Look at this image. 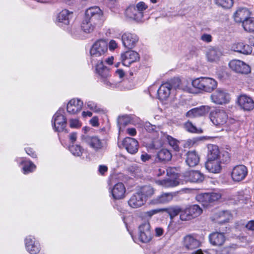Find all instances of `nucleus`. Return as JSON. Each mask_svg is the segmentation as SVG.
I'll return each instance as SVG.
<instances>
[{
    "label": "nucleus",
    "instance_id": "nucleus-10",
    "mask_svg": "<svg viewBox=\"0 0 254 254\" xmlns=\"http://www.w3.org/2000/svg\"><path fill=\"white\" fill-rule=\"evenodd\" d=\"M24 244L26 250L30 254H38L41 251L39 242L33 236H26L24 239Z\"/></svg>",
    "mask_w": 254,
    "mask_h": 254
},
{
    "label": "nucleus",
    "instance_id": "nucleus-50",
    "mask_svg": "<svg viewBox=\"0 0 254 254\" xmlns=\"http://www.w3.org/2000/svg\"><path fill=\"white\" fill-rule=\"evenodd\" d=\"M69 122V126L71 128H79L81 126V123L76 119H70Z\"/></svg>",
    "mask_w": 254,
    "mask_h": 254
},
{
    "label": "nucleus",
    "instance_id": "nucleus-44",
    "mask_svg": "<svg viewBox=\"0 0 254 254\" xmlns=\"http://www.w3.org/2000/svg\"><path fill=\"white\" fill-rule=\"evenodd\" d=\"M165 137L168 142L169 145L176 151L179 150V142L176 139L173 138L171 136L166 135Z\"/></svg>",
    "mask_w": 254,
    "mask_h": 254
},
{
    "label": "nucleus",
    "instance_id": "nucleus-22",
    "mask_svg": "<svg viewBox=\"0 0 254 254\" xmlns=\"http://www.w3.org/2000/svg\"><path fill=\"white\" fill-rule=\"evenodd\" d=\"M111 191L114 199H120L125 197L126 189L122 183H118L113 186Z\"/></svg>",
    "mask_w": 254,
    "mask_h": 254
},
{
    "label": "nucleus",
    "instance_id": "nucleus-1",
    "mask_svg": "<svg viewBox=\"0 0 254 254\" xmlns=\"http://www.w3.org/2000/svg\"><path fill=\"white\" fill-rule=\"evenodd\" d=\"M108 43L103 39L96 41L91 48L90 59L93 66H95L97 73L101 77V81L107 87L114 88L116 85L111 82L109 69L104 65L103 57L108 50Z\"/></svg>",
    "mask_w": 254,
    "mask_h": 254
},
{
    "label": "nucleus",
    "instance_id": "nucleus-24",
    "mask_svg": "<svg viewBox=\"0 0 254 254\" xmlns=\"http://www.w3.org/2000/svg\"><path fill=\"white\" fill-rule=\"evenodd\" d=\"M16 161L20 165H22V171L24 174L33 172L36 169V165L31 161L24 158H19Z\"/></svg>",
    "mask_w": 254,
    "mask_h": 254
},
{
    "label": "nucleus",
    "instance_id": "nucleus-12",
    "mask_svg": "<svg viewBox=\"0 0 254 254\" xmlns=\"http://www.w3.org/2000/svg\"><path fill=\"white\" fill-rule=\"evenodd\" d=\"M221 197V194L216 192L204 193L198 194L196 196V200L201 202L204 207H208L209 205Z\"/></svg>",
    "mask_w": 254,
    "mask_h": 254
},
{
    "label": "nucleus",
    "instance_id": "nucleus-56",
    "mask_svg": "<svg viewBox=\"0 0 254 254\" xmlns=\"http://www.w3.org/2000/svg\"><path fill=\"white\" fill-rule=\"evenodd\" d=\"M117 47V43L114 40H112L110 41L109 43V48L110 50H114Z\"/></svg>",
    "mask_w": 254,
    "mask_h": 254
},
{
    "label": "nucleus",
    "instance_id": "nucleus-43",
    "mask_svg": "<svg viewBox=\"0 0 254 254\" xmlns=\"http://www.w3.org/2000/svg\"><path fill=\"white\" fill-rule=\"evenodd\" d=\"M70 152L75 156L80 157L82 155L83 149L78 145H72L69 146Z\"/></svg>",
    "mask_w": 254,
    "mask_h": 254
},
{
    "label": "nucleus",
    "instance_id": "nucleus-45",
    "mask_svg": "<svg viewBox=\"0 0 254 254\" xmlns=\"http://www.w3.org/2000/svg\"><path fill=\"white\" fill-rule=\"evenodd\" d=\"M215 3L224 8H230L233 5V0H215Z\"/></svg>",
    "mask_w": 254,
    "mask_h": 254
},
{
    "label": "nucleus",
    "instance_id": "nucleus-64",
    "mask_svg": "<svg viewBox=\"0 0 254 254\" xmlns=\"http://www.w3.org/2000/svg\"><path fill=\"white\" fill-rule=\"evenodd\" d=\"M131 171L133 170L135 172H139L140 171V169L139 167L137 166L136 165H132L131 167Z\"/></svg>",
    "mask_w": 254,
    "mask_h": 254
},
{
    "label": "nucleus",
    "instance_id": "nucleus-53",
    "mask_svg": "<svg viewBox=\"0 0 254 254\" xmlns=\"http://www.w3.org/2000/svg\"><path fill=\"white\" fill-rule=\"evenodd\" d=\"M201 40L204 42L209 43L212 41V36L210 34H204L201 36Z\"/></svg>",
    "mask_w": 254,
    "mask_h": 254
},
{
    "label": "nucleus",
    "instance_id": "nucleus-30",
    "mask_svg": "<svg viewBox=\"0 0 254 254\" xmlns=\"http://www.w3.org/2000/svg\"><path fill=\"white\" fill-rule=\"evenodd\" d=\"M222 54L221 51L217 48L211 47L206 52L207 60L210 62H215L220 60Z\"/></svg>",
    "mask_w": 254,
    "mask_h": 254
},
{
    "label": "nucleus",
    "instance_id": "nucleus-40",
    "mask_svg": "<svg viewBox=\"0 0 254 254\" xmlns=\"http://www.w3.org/2000/svg\"><path fill=\"white\" fill-rule=\"evenodd\" d=\"M158 158L161 161H169L172 158V154L167 149H161L157 154Z\"/></svg>",
    "mask_w": 254,
    "mask_h": 254
},
{
    "label": "nucleus",
    "instance_id": "nucleus-51",
    "mask_svg": "<svg viewBox=\"0 0 254 254\" xmlns=\"http://www.w3.org/2000/svg\"><path fill=\"white\" fill-rule=\"evenodd\" d=\"M144 127L145 129L148 132H151L155 128V127L154 126L151 125L148 122H146L144 124Z\"/></svg>",
    "mask_w": 254,
    "mask_h": 254
},
{
    "label": "nucleus",
    "instance_id": "nucleus-17",
    "mask_svg": "<svg viewBox=\"0 0 254 254\" xmlns=\"http://www.w3.org/2000/svg\"><path fill=\"white\" fill-rule=\"evenodd\" d=\"M139 56L138 54L134 51H128L121 55V60L125 66H128L132 63L139 60Z\"/></svg>",
    "mask_w": 254,
    "mask_h": 254
},
{
    "label": "nucleus",
    "instance_id": "nucleus-52",
    "mask_svg": "<svg viewBox=\"0 0 254 254\" xmlns=\"http://www.w3.org/2000/svg\"><path fill=\"white\" fill-rule=\"evenodd\" d=\"M108 171V167L104 165H100L98 167L99 173L101 175H104Z\"/></svg>",
    "mask_w": 254,
    "mask_h": 254
},
{
    "label": "nucleus",
    "instance_id": "nucleus-8",
    "mask_svg": "<svg viewBox=\"0 0 254 254\" xmlns=\"http://www.w3.org/2000/svg\"><path fill=\"white\" fill-rule=\"evenodd\" d=\"M64 110H59L54 115L52 126L55 131L60 132L63 131L66 127V118L63 115Z\"/></svg>",
    "mask_w": 254,
    "mask_h": 254
},
{
    "label": "nucleus",
    "instance_id": "nucleus-21",
    "mask_svg": "<svg viewBox=\"0 0 254 254\" xmlns=\"http://www.w3.org/2000/svg\"><path fill=\"white\" fill-rule=\"evenodd\" d=\"M173 89L174 88L173 81L171 83L162 84L158 90L159 99L161 100H166L169 97L171 90Z\"/></svg>",
    "mask_w": 254,
    "mask_h": 254
},
{
    "label": "nucleus",
    "instance_id": "nucleus-35",
    "mask_svg": "<svg viewBox=\"0 0 254 254\" xmlns=\"http://www.w3.org/2000/svg\"><path fill=\"white\" fill-rule=\"evenodd\" d=\"M207 160H219V150L217 145L209 144L208 145Z\"/></svg>",
    "mask_w": 254,
    "mask_h": 254
},
{
    "label": "nucleus",
    "instance_id": "nucleus-32",
    "mask_svg": "<svg viewBox=\"0 0 254 254\" xmlns=\"http://www.w3.org/2000/svg\"><path fill=\"white\" fill-rule=\"evenodd\" d=\"M174 83V88L175 90L180 89L190 93L191 88L189 82L186 80H181L179 79H176L173 81Z\"/></svg>",
    "mask_w": 254,
    "mask_h": 254
},
{
    "label": "nucleus",
    "instance_id": "nucleus-19",
    "mask_svg": "<svg viewBox=\"0 0 254 254\" xmlns=\"http://www.w3.org/2000/svg\"><path fill=\"white\" fill-rule=\"evenodd\" d=\"M210 110L208 106H201L193 108L187 112L186 116L188 118H193L205 116Z\"/></svg>",
    "mask_w": 254,
    "mask_h": 254
},
{
    "label": "nucleus",
    "instance_id": "nucleus-23",
    "mask_svg": "<svg viewBox=\"0 0 254 254\" xmlns=\"http://www.w3.org/2000/svg\"><path fill=\"white\" fill-rule=\"evenodd\" d=\"M123 144L128 153L133 154L137 152L138 142L134 138L126 137L124 139Z\"/></svg>",
    "mask_w": 254,
    "mask_h": 254
},
{
    "label": "nucleus",
    "instance_id": "nucleus-37",
    "mask_svg": "<svg viewBox=\"0 0 254 254\" xmlns=\"http://www.w3.org/2000/svg\"><path fill=\"white\" fill-rule=\"evenodd\" d=\"M97 24V23H93L91 20H87L84 18L81 24V28L84 32L90 33L94 30Z\"/></svg>",
    "mask_w": 254,
    "mask_h": 254
},
{
    "label": "nucleus",
    "instance_id": "nucleus-41",
    "mask_svg": "<svg viewBox=\"0 0 254 254\" xmlns=\"http://www.w3.org/2000/svg\"><path fill=\"white\" fill-rule=\"evenodd\" d=\"M130 121V118L129 116L127 115L120 116L118 119V126L119 131H121L122 127L128 125Z\"/></svg>",
    "mask_w": 254,
    "mask_h": 254
},
{
    "label": "nucleus",
    "instance_id": "nucleus-62",
    "mask_svg": "<svg viewBox=\"0 0 254 254\" xmlns=\"http://www.w3.org/2000/svg\"><path fill=\"white\" fill-rule=\"evenodd\" d=\"M77 138V134L76 132H72L69 134V139L71 142H74Z\"/></svg>",
    "mask_w": 254,
    "mask_h": 254
},
{
    "label": "nucleus",
    "instance_id": "nucleus-5",
    "mask_svg": "<svg viewBox=\"0 0 254 254\" xmlns=\"http://www.w3.org/2000/svg\"><path fill=\"white\" fill-rule=\"evenodd\" d=\"M138 239L142 243H148L152 238L151 226L148 221L143 222L138 226Z\"/></svg>",
    "mask_w": 254,
    "mask_h": 254
},
{
    "label": "nucleus",
    "instance_id": "nucleus-26",
    "mask_svg": "<svg viewBox=\"0 0 254 254\" xmlns=\"http://www.w3.org/2000/svg\"><path fill=\"white\" fill-rule=\"evenodd\" d=\"M251 12L246 8H239L234 14V19L236 22H242L250 17Z\"/></svg>",
    "mask_w": 254,
    "mask_h": 254
},
{
    "label": "nucleus",
    "instance_id": "nucleus-13",
    "mask_svg": "<svg viewBox=\"0 0 254 254\" xmlns=\"http://www.w3.org/2000/svg\"><path fill=\"white\" fill-rule=\"evenodd\" d=\"M209 118L214 125L219 126L227 123L228 116L223 110H215L210 112Z\"/></svg>",
    "mask_w": 254,
    "mask_h": 254
},
{
    "label": "nucleus",
    "instance_id": "nucleus-46",
    "mask_svg": "<svg viewBox=\"0 0 254 254\" xmlns=\"http://www.w3.org/2000/svg\"><path fill=\"white\" fill-rule=\"evenodd\" d=\"M216 217L220 219L219 220H218V222L222 223L227 222L229 219L230 215L228 211H223L216 214Z\"/></svg>",
    "mask_w": 254,
    "mask_h": 254
},
{
    "label": "nucleus",
    "instance_id": "nucleus-36",
    "mask_svg": "<svg viewBox=\"0 0 254 254\" xmlns=\"http://www.w3.org/2000/svg\"><path fill=\"white\" fill-rule=\"evenodd\" d=\"M72 13L67 9H64L59 13L57 20L60 23L68 25L69 23V18Z\"/></svg>",
    "mask_w": 254,
    "mask_h": 254
},
{
    "label": "nucleus",
    "instance_id": "nucleus-42",
    "mask_svg": "<svg viewBox=\"0 0 254 254\" xmlns=\"http://www.w3.org/2000/svg\"><path fill=\"white\" fill-rule=\"evenodd\" d=\"M87 108L95 113H100L103 111L101 106L92 101H88L85 103Z\"/></svg>",
    "mask_w": 254,
    "mask_h": 254
},
{
    "label": "nucleus",
    "instance_id": "nucleus-9",
    "mask_svg": "<svg viewBox=\"0 0 254 254\" xmlns=\"http://www.w3.org/2000/svg\"><path fill=\"white\" fill-rule=\"evenodd\" d=\"M229 66L233 71L238 73L248 74L251 71L249 65L239 60H231L229 63Z\"/></svg>",
    "mask_w": 254,
    "mask_h": 254
},
{
    "label": "nucleus",
    "instance_id": "nucleus-47",
    "mask_svg": "<svg viewBox=\"0 0 254 254\" xmlns=\"http://www.w3.org/2000/svg\"><path fill=\"white\" fill-rule=\"evenodd\" d=\"M183 211V209H182L179 207H174L172 208H170L169 209H167V211L165 212H167L171 218L173 219L174 217L178 215L179 214H181L182 212Z\"/></svg>",
    "mask_w": 254,
    "mask_h": 254
},
{
    "label": "nucleus",
    "instance_id": "nucleus-14",
    "mask_svg": "<svg viewBox=\"0 0 254 254\" xmlns=\"http://www.w3.org/2000/svg\"><path fill=\"white\" fill-rule=\"evenodd\" d=\"M237 103L240 108L244 111H251L254 108V101L250 97L243 94L237 98Z\"/></svg>",
    "mask_w": 254,
    "mask_h": 254
},
{
    "label": "nucleus",
    "instance_id": "nucleus-16",
    "mask_svg": "<svg viewBox=\"0 0 254 254\" xmlns=\"http://www.w3.org/2000/svg\"><path fill=\"white\" fill-rule=\"evenodd\" d=\"M247 173V167L244 165H240L234 167L231 176L234 181L239 182L245 178Z\"/></svg>",
    "mask_w": 254,
    "mask_h": 254
},
{
    "label": "nucleus",
    "instance_id": "nucleus-28",
    "mask_svg": "<svg viewBox=\"0 0 254 254\" xmlns=\"http://www.w3.org/2000/svg\"><path fill=\"white\" fill-rule=\"evenodd\" d=\"M183 245L187 249L192 250L199 247L200 242L193 236L188 235L184 238Z\"/></svg>",
    "mask_w": 254,
    "mask_h": 254
},
{
    "label": "nucleus",
    "instance_id": "nucleus-55",
    "mask_svg": "<svg viewBox=\"0 0 254 254\" xmlns=\"http://www.w3.org/2000/svg\"><path fill=\"white\" fill-rule=\"evenodd\" d=\"M25 151L26 153L31 156L33 158H36V154L35 152L33 150V149L29 147H27L25 148Z\"/></svg>",
    "mask_w": 254,
    "mask_h": 254
},
{
    "label": "nucleus",
    "instance_id": "nucleus-63",
    "mask_svg": "<svg viewBox=\"0 0 254 254\" xmlns=\"http://www.w3.org/2000/svg\"><path fill=\"white\" fill-rule=\"evenodd\" d=\"M82 115L83 117H91L92 116V113L90 111H83L82 113Z\"/></svg>",
    "mask_w": 254,
    "mask_h": 254
},
{
    "label": "nucleus",
    "instance_id": "nucleus-7",
    "mask_svg": "<svg viewBox=\"0 0 254 254\" xmlns=\"http://www.w3.org/2000/svg\"><path fill=\"white\" fill-rule=\"evenodd\" d=\"M202 212V209L198 205L194 204L183 209L180 215L182 221H188L200 215Z\"/></svg>",
    "mask_w": 254,
    "mask_h": 254
},
{
    "label": "nucleus",
    "instance_id": "nucleus-29",
    "mask_svg": "<svg viewBox=\"0 0 254 254\" xmlns=\"http://www.w3.org/2000/svg\"><path fill=\"white\" fill-rule=\"evenodd\" d=\"M210 243L214 246H220L224 244L226 238L223 233L213 232L209 237Z\"/></svg>",
    "mask_w": 254,
    "mask_h": 254
},
{
    "label": "nucleus",
    "instance_id": "nucleus-11",
    "mask_svg": "<svg viewBox=\"0 0 254 254\" xmlns=\"http://www.w3.org/2000/svg\"><path fill=\"white\" fill-rule=\"evenodd\" d=\"M103 13L98 6H93L86 9L84 18L91 20L93 23L98 24L102 20Z\"/></svg>",
    "mask_w": 254,
    "mask_h": 254
},
{
    "label": "nucleus",
    "instance_id": "nucleus-4",
    "mask_svg": "<svg viewBox=\"0 0 254 254\" xmlns=\"http://www.w3.org/2000/svg\"><path fill=\"white\" fill-rule=\"evenodd\" d=\"M82 140L96 152H102L106 148V142L98 136L83 135Z\"/></svg>",
    "mask_w": 254,
    "mask_h": 254
},
{
    "label": "nucleus",
    "instance_id": "nucleus-38",
    "mask_svg": "<svg viewBox=\"0 0 254 254\" xmlns=\"http://www.w3.org/2000/svg\"><path fill=\"white\" fill-rule=\"evenodd\" d=\"M137 191L145 197V200L146 202L147 198L154 194L155 190L151 186H145L141 187Z\"/></svg>",
    "mask_w": 254,
    "mask_h": 254
},
{
    "label": "nucleus",
    "instance_id": "nucleus-54",
    "mask_svg": "<svg viewBox=\"0 0 254 254\" xmlns=\"http://www.w3.org/2000/svg\"><path fill=\"white\" fill-rule=\"evenodd\" d=\"M155 235L156 237H160L164 234V230L161 227H156L155 229Z\"/></svg>",
    "mask_w": 254,
    "mask_h": 254
},
{
    "label": "nucleus",
    "instance_id": "nucleus-57",
    "mask_svg": "<svg viewBox=\"0 0 254 254\" xmlns=\"http://www.w3.org/2000/svg\"><path fill=\"white\" fill-rule=\"evenodd\" d=\"M91 125L93 127H97L99 125L98 118L97 117H93L90 121Z\"/></svg>",
    "mask_w": 254,
    "mask_h": 254
},
{
    "label": "nucleus",
    "instance_id": "nucleus-20",
    "mask_svg": "<svg viewBox=\"0 0 254 254\" xmlns=\"http://www.w3.org/2000/svg\"><path fill=\"white\" fill-rule=\"evenodd\" d=\"M83 105V102L80 99H72L67 104V111L70 114H76L81 110Z\"/></svg>",
    "mask_w": 254,
    "mask_h": 254
},
{
    "label": "nucleus",
    "instance_id": "nucleus-34",
    "mask_svg": "<svg viewBox=\"0 0 254 254\" xmlns=\"http://www.w3.org/2000/svg\"><path fill=\"white\" fill-rule=\"evenodd\" d=\"M205 168L209 172L218 173L221 169L220 162L219 160H207Z\"/></svg>",
    "mask_w": 254,
    "mask_h": 254
},
{
    "label": "nucleus",
    "instance_id": "nucleus-60",
    "mask_svg": "<svg viewBox=\"0 0 254 254\" xmlns=\"http://www.w3.org/2000/svg\"><path fill=\"white\" fill-rule=\"evenodd\" d=\"M127 131L131 136H134L136 134V131L134 128H128Z\"/></svg>",
    "mask_w": 254,
    "mask_h": 254
},
{
    "label": "nucleus",
    "instance_id": "nucleus-31",
    "mask_svg": "<svg viewBox=\"0 0 254 254\" xmlns=\"http://www.w3.org/2000/svg\"><path fill=\"white\" fill-rule=\"evenodd\" d=\"M185 177L190 182L193 183L202 182L204 178V175L198 171L190 170L185 173Z\"/></svg>",
    "mask_w": 254,
    "mask_h": 254
},
{
    "label": "nucleus",
    "instance_id": "nucleus-48",
    "mask_svg": "<svg viewBox=\"0 0 254 254\" xmlns=\"http://www.w3.org/2000/svg\"><path fill=\"white\" fill-rule=\"evenodd\" d=\"M186 129L192 133H199L201 132V129H197L190 122H187L185 124Z\"/></svg>",
    "mask_w": 254,
    "mask_h": 254
},
{
    "label": "nucleus",
    "instance_id": "nucleus-18",
    "mask_svg": "<svg viewBox=\"0 0 254 254\" xmlns=\"http://www.w3.org/2000/svg\"><path fill=\"white\" fill-rule=\"evenodd\" d=\"M145 197L138 191L134 193L128 200L129 206L132 208H139L145 203Z\"/></svg>",
    "mask_w": 254,
    "mask_h": 254
},
{
    "label": "nucleus",
    "instance_id": "nucleus-27",
    "mask_svg": "<svg viewBox=\"0 0 254 254\" xmlns=\"http://www.w3.org/2000/svg\"><path fill=\"white\" fill-rule=\"evenodd\" d=\"M173 193L172 192L163 193L150 201V204L156 205L165 204L170 202L173 198Z\"/></svg>",
    "mask_w": 254,
    "mask_h": 254
},
{
    "label": "nucleus",
    "instance_id": "nucleus-6",
    "mask_svg": "<svg viewBox=\"0 0 254 254\" xmlns=\"http://www.w3.org/2000/svg\"><path fill=\"white\" fill-rule=\"evenodd\" d=\"M210 99L211 101L216 104L223 105L228 103L231 98L230 94L226 90L219 88L211 95Z\"/></svg>",
    "mask_w": 254,
    "mask_h": 254
},
{
    "label": "nucleus",
    "instance_id": "nucleus-2",
    "mask_svg": "<svg viewBox=\"0 0 254 254\" xmlns=\"http://www.w3.org/2000/svg\"><path fill=\"white\" fill-rule=\"evenodd\" d=\"M147 8V5L144 2L140 1L135 5L129 6L126 10V15L137 22H142L144 19V13Z\"/></svg>",
    "mask_w": 254,
    "mask_h": 254
},
{
    "label": "nucleus",
    "instance_id": "nucleus-58",
    "mask_svg": "<svg viewBox=\"0 0 254 254\" xmlns=\"http://www.w3.org/2000/svg\"><path fill=\"white\" fill-rule=\"evenodd\" d=\"M246 227L249 230H254V221H250L246 225Z\"/></svg>",
    "mask_w": 254,
    "mask_h": 254
},
{
    "label": "nucleus",
    "instance_id": "nucleus-15",
    "mask_svg": "<svg viewBox=\"0 0 254 254\" xmlns=\"http://www.w3.org/2000/svg\"><path fill=\"white\" fill-rule=\"evenodd\" d=\"M123 44L128 49L133 48L138 41V36L134 33L125 32L122 36Z\"/></svg>",
    "mask_w": 254,
    "mask_h": 254
},
{
    "label": "nucleus",
    "instance_id": "nucleus-49",
    "mask_svg": "<svg viewBox=\"0 0 254 254\" xmlns=\"http://www.w3.org/2000/svg\"><path fill=\"white\" fill-rule=\"evenodd\" d=\"M166 211H167V208H157L155 209H152L145 212V216L150 218L155 214Z\"/></svg>",
    "mask_w": 254,
    "mask_h": 254
},
{
    "label": "nucleus",
    "instance_id": "nucleus-3",
    "mask_svg": "<svg viewBox=\"0 0 254 254\" xmlns=\"http://www.w3.org/2000/svg\"><path fill=\"white\" fill-rule=\"evenodd\" d=\"M192 86L199 90L206 92H211L217 86V81L213 78L207 77H200L193 80Z\"/></svg>",
    "mask_w": 254,
    "mask_h": 254
},
{
    "label": "nucleus",
    "instance_id": "nucleus-33",
    "mask_svg": "<svg viewBox=\"0 0 254 254\" xmlns=\"http://www.w3.org/2000/svg\"><path fill=\"white\" fill-rule=\"evenodd\" d=\"M199 157L195 151H189L187 154L186 162L190 167H194L198 164Z\"/></svg>",
    "mask_w": 254,
    "mask_h": 254
},
{
    "label": "nucleus",
    "instance_id": "nucleus-61",
    "mask_svg": "<svg viewBox=\"0 0 254 254\" xmlns=\"http://www.w3.org/2000/svg\"><path fill=\"white\" fill-rule=\"evenodd\" d=\"M150 159V156L146 153L142 154L141 155V159L144 162L149 160Z\"/></svg>",
    "mask_w": 254,
    "mask_h": 254
},
{
    "label": "nucleus",
    "instance_id": "nucleus-39",
    "mask_svg": "<svg viewBox=\"0 0 254 254\" xmlns=\"http://www.w3.org/2000/svg\"><path fill=\"white\" fill-rule=\"evenodd\" d=\"M244 30L248 32H254V17H250L242 24Z\"/></svg>",
    "mask_w": 254,
    "mask_h": 254
},
{
    "label": "nucleus",
    "instance_id": "nucleus-59",
    "mask_svg": "<svg viewBox=\"0 0 254 254\" xmlns=\"http://www.w3.org/2000/svg\"><path fill=\"white\" fill-rule=\"evenodd\" d=\"M115 74L117 76H119L120 78H123L125 76V72L122 69H118Z\"/></svg>",
    "mask_w": 254,
    "mask_h": 254
},
{
    "label": "nucleus",
    "instance_id": "nucleus-25",
    "mask_svg": "<svg viewBox=\"0 0 254 254\" xmlns=\"http://www.w3.org/2000/svg\"><path fill=\"white\" fill-rule=\"evenodd\" d=\"M231 50L244 55H249L252 52V48L250 45L243 42H238L233 44L231 46Z\"/></svg>",
    "mask_w": 254,
    "mask_h": 254
}]
</instances>
